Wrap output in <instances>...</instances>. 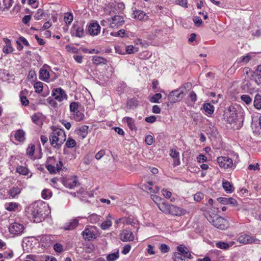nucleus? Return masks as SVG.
Returning <instances> with one entry per match:
<instances>
[{"label": "nucleus", "instance_id": "nucleus-36", "mask_svg": "<svg viewBox=\"0 0 261 261\" xmlns=\"http://www.w3.org/2000/svg\"><path fill=\"white\" fill-rule=\"evenodd\" d=\"M254 107L258 110L261 109V95L259 94H256L255 96L254 101Z\"/></svg>", "mask_w": 261, "mask_h": 261}, {"label": "nucleus", "instance_id": "nucleus-59", "mask_svg": "<svg viewBox=\"0 0 261 261\" xmlns=\"http://www.w3.org/2000/svg\"><path fill=\"white\" fill-rule=\"evenodd\" d=\"M204 198V195L201 192H198L194 196V199L196 201H200Z\"/></svg>", "mask_w": 261, "mask_h": 261}, {"label": "nucleus", "instance_id": "nucleus-5", "mask_svg": "<svg viewBox=\"0 0 261 261\" xmlns=\"http://www.w3.org/2000/svg\"><path fill=\"white\" fill-rule=\"evenodd\" d=\"M62 166L61 161H57L56 159L53 156L48 158L46 167L50 173H56L62 169Z\"/></svg>", "mask_w": 261, "mask_h": 261}, {"label": "nucleus", "instance_id": "nucleus-24", "mask_svg": "<svg viewBox=\"0 0 261 261\" xmlns=\"http://www.w3.org/2000/svg\"><path fill=\"white\" fill-rule=\"evenodd\" d=\"M79 224V220L77 218L71 220L70 222L66 223L64 227V229L66 230H72L76 227Z\"/></svg>", "mask_w": 261, "mask_h": 261}, {"label": "nucleus", "instance_id": "nucleus-35", "mask_svg": "<svg viewBox=\"0 0 261 261\" xmlns=\"http://www.w3.org/2000/svg\"><path fill=\"white\" fill-rule=\"evenodd\" d=\"M92 61L94 64L98 65L106 64L107 60L102 57L94 56L93 57Z\"/></svg>", "mask_w": 261, "mask_h": 261}, {"label": "nucleus", "instance_id": "nucleus-53", "mask_svg": "<svg viewBox=\"0 0 261 261\" xmlns=\"http://www.w3.org/2000/svg\"><path fill=\"white\" fill-rule=\"evenodd\" d=\"M185 257L180 253L176 252L174 254V261H185Z\"/></svg>", "mask_w": 261, "mask_h": 261}, {"label": "nucleus", "instance_id": "nucleus-46", "mask_svg": "<svg viewBox=\"0 0 261 261\" xmlns=\"http://www.w3.org/2000/svg\"><path fill=\"white\" fill-rule=\"evenodd\" d=\"M162 97L161 93H156L150 98L149 101L151 102L159 103V100L162 98Z\"/></svg>", "mask_w": 261, "mask_h": 261}, {"label": "nucleus", "instance_id": "nucleus-52", "mask_svg": "<svg viewBox=\"0 0 261 261\" xmlns=\"http://www.w3.org/2000/svg\"><path fill=\"white\" fill-rule=\"evenodd\" d=\"M244 71L245 72V73L248 75V76L250 77V78L251 79L252 78L254 77L255 72L254 71L251 70L249 68L246 67L244 69Z\"/></svg>", "mask_w": 261, "mask_h": 261}, {"label": "nucleus", "instance_id": "nucleus-21", "mask_svg": "<svg viewBox=\"0 0 261 261\" xmlns=\"http://www.w3.org/2000/svg\"><path fill=\"white\" fill-rule=\"evenodd\" d=\"M122 121L127 124V126L132 130H137L135 120L129 117H125L122 119Z\"/></svg>", "mask_w": 261, "mask_h": 261}, {"label": "nucleus", "instance_id": "nucleus-9", "mask_svg": "<svg viewBox=\"0 0 261 261\" xmlns=\"http://www.w3.org/2000/svg\"><path fill=\"white\" fill-rule=\"evenodd\" d=\"M24 230V227L23 225L17 222L11 223L9 227V232L15 236L21 235Z\"/></svg>", "mask_w": 261, "mask_h": 261}, {"label": "nucleus", "instance_id": "nucleus-26", "mask_svg": "<svg viewBox=\"0 0 261 261\" xmlns=\"http://www.w3.org/2000/svg\"><path fill=\"white\" fill-rule=\"evenodd\" d=\"M85 100L84 101L87 108L90 109H92L94 108V101L91 95L88 94L84 97Z\"/></svg>", "mask_w": 261, "mask_h": 261}, {"label": "nucleus", "instance_id": "nucleus-28", "mask_svg": "<svg viewBox=\"0 0 261 261\" xmlns=\"http://www.w3.org/2000/svg\"><path fill=\"white\" fill-rule=\"evenodd\" d=\"M233 242H230L229 243L224 242H218L216 243V246L217 247L223 250H227L229 248L231 247L234 244Z\"/></svg>", "mask_w": 261, "mask_h": 261}, {"label": "nucleus", "instance_id": "nucleus-3", "mask_svg": "<svg viewBox=\"0 0 261 261\" xmlns=\"http://www.w3.org/2000/svg\"><path fill=\"white\" fill-rule=\"evenodd\" d=\"M52 132L49 136L51 145L56 148H60L66 140V134L63 129L51 127Z\"/></svg>", "mask_w": 261, "mask_h": 261}, {"label": "nucleus", "instance_id": "nucleus-33", "mask_svg": "<svg viewBox=\"0 0 261 261\" xmlns=\"http://www.w3.org/2000/svg\"><path fill=\"white\" fill-rule=\"evenodd\" d=\"M18 206V204L16 202H11L6 203L5 204V208L8 211H14Z\"/></svg>", "mask_w": 261, "mask_h": 261}, {"label": "nucleus", "instance_id": "nucleus-20", "mask_svg": "<svg viewBox=\"0 0 261 261\" xmlns=\"http://www.w3.org/2000/svg\"><path fill=\"white\" fill-rule=\"evenodd\" d=\"M134 18L139 20H147L148 19L147 15L143 11L137 10L133 12Z\"/></svg>", "mask_w": 261, "mask_h": 261}, {"label": "nucleus", "instance_id": "nucleus-40", "mask_svg": "<svg viewBox=\"0 0 261 261\" xmlns=\"http://www.w3.org/2000/svg\"><path fill=\"white\" fill-rule=\"evenodd\" d=\"M119 257V251L115 252L110 253L107 255L106 258L107 261H115Z\"/></svg>", "mask_w": 261, "mask_h": 261}, {"label": "nucleus", "instance_id": "nucleus-56", "mask_svg": "<svg viewBox=\"0 0 261 261\" xmlns=\"http://www.w3.org/2000/svg\"><path fill=\"white\" fill-rule=\"evenodd\" d=\"M125 31L123 29H121L117 32H111V35L113 36H119L123 37L125 34Z\"/></svg>", "mask_w": 261, "mask_h": 261}, {"label": "nucleus", "instance_id": "nucleus-49", "mask_svg": "<svg viewBox=\"0 0 261 261\" xmlns=\"http://www.w3.org/2000/svg\"><path fill=\"white\" fill-rule=\"evenodd\" d=\"M241 99L247 105L250 104L252 102L251 98L247 94L242 95L241 96Z\"/></svg>", "mask_w": 261, "mask_h": 261}, {"label": "nucleus", "instance_id": "nucleus-25", "mask_svg": "<svg viewBox=\"0 0 261 261\" xmlns=\"http://www.w3.org/2000/svg\"><path fill=\"white\" fill-rule=\"evenodd\" d=\"M39 79L46 82H50L49 72L44 68V67L39 71Z\"/></svg>", "mask_w": 261, "mask_h": 261}, {"label": "nucleus", "instance_id": "nucleus-7", "mask_svg": "<svg viewBox=\"0 0 261 261\" xmlns=\"http://www.w3.org/2000/svg\"><path fill=\"white\" fill-rule=\"evenodd\" d=\"M238 111L237 108L231 106L226 109L224 113V118L230 124L236 122L238 119Z\"/></svg>", "mask_w": 261, "mask_h": 261}, {"label": "nucleus", "instance_id": "nucleus-54", "mask_svg": "<svg viewBox=\"0 0 261 261\" xmlns=\"http://www.w3.org/2000/svg\"><path fill=\"white\" fill-rule=\"evenodd\" d=\"M251 57L249 54H247L246 56H242L239 58V62L247 63L251 60Z\"/></svg>", "mask_w": 261, "mask_h": 261}, {"label": "nucleus", "instance_id": "nucleus-48", "mask_svg": "<svg viewBox=\"0 0 261 261\" xmlns=\"http://www.w3.org/2000/svg\"><path fill=\"white\" fill-rule=\"evenodd\" d=\"M51 195L52 193L48 189H44L42 192V197L44 199L50 198Z\"/></svg>", "mask_w": 261, "mask_h": 261}, {"label": "nucleus", "instance_id": "nucleus-61", "mask_svg": "<svg viewBox=\"0 0 261 261\" xmlns=\"http://www.w3.org/2000/svg\"><path fill=\"white\" fill-rule=\"evenodd\" d=\"M4 253V258L6 259H10L13 257L14 254L13 252L11 250L7 252L5 251L3 252Z\"/></svg>", "mask_w": 261, "mask_h": 261}, {"label": "nucleus", "instance_id": "nucleus-60", "mask_svg": "<svg viewBox=\"0 0 261 261\" xmlns=\"http://www.w3.org/2000/svg\"><path fill=\"white\" fill-rule=\"evenodd\" d=\"M160 249L162 253H165L168 252L169 251L170 248L168 245L165 244H162L160 245Z\"/></svg>", "mask_w": 261, "mask_h": 261}, {"label": "nucleus", "instance_id": "nucleus-64", "mask_svg": "<svg viewBox=\"0 0 261 261\" xmlns=\"http://www.w3.org/2000/svg\"><path fill=\"white\" fill-rule=\"evenodd\" d=\"M54 249L57 252H61L63 250V246L59 243L55 244L54 246Z\"/></svg>", "mask_w": 261, "mask_h": 261}, {"label": "nucleus", "instance_id": "nucleus-14", "mask_svg": "<svg viewBox=\"0 0 261 261\" xmlns=\"http://www.w3.org/2000/svg\"><path fill=\"white\" fill-rule=\"evenodd\" d=\"M120 238L123 242L133 241L134 240V235L130 230L126 228L120 232Z\"/></svg>", "mask_w": 261, "mask_h": 261}, {"label": "nucleus", "instance_id": "nucleus-30", "mask_svg": "<svg viewBox=\"0 0 261 261\" xmlns=\"http://www.w3.org/2000/svg\"><path fill=\"white\" fill-rule=\"evenodd\" d=\"M222 186L224 190L227 193H231L234 191V188L232 185L226 180H223Z\"/></svg>", "mask_w": 261, "mask_h": 261}, {"label": "nucleus", "instance_id": "nucleus-16", "mask_svg": "<svg viewBox=\"0 0 261 261\" xmlns=\"http://www.w3.org/2000/svg\"><path fill=\"white\" fill-rule=\"evenodd\" d=\"M96 227L95 226H90L85 228L82 232L83 237L89 241L95 239L96 238Z\"/></svg>", "mask_w": 261, "mask_h": 261}, {"label": "nucleus", "instance_id": "nucleus-1", "mask_svg": "<svg viewBox=\"0 0 261 261\" xmlns=\"http://www.w3.org/2000/svg\"><path fill=\"white\" fill-rule=\"evenodd\" d=\"M44 207V204L41 201L33 203L27 207L26 210L28 217L36 223L42 221L44 219L43 208Z\"/></svg>", "mask_w": 261, "mask_h": 261}, {"label": "nucleus", "instance_id": "nucleus-6", "mask_svg": "<svg viewBox=\"0 0 261 261\" xmlns=\"http://www.w3.org/2000/svg\"><path fill=\"white\" fill-rule=\"evenodd\" d=\"M79 103L77 102H71L69 105L72 118L76 121H82L85 117L83 113L79 110Z\"/></svg>", "mask_w": 261, "mask_h": 261}, {"label": "nucleus", "instance_id": "nucleus-15", "mask_svg": "<svg viewBox=\"0 0 261 261\" xmlns=\"http://www.w3.org/2000/svg\"><path fill=\"white\" fill-rule=\"evenodd\" d=\"M71 34L72 36L79 38L83 37L85 35L83 27L78 24L74 23L71 30Z\"/></svg>", "mask_w": 261, "mask_h": 261}, {"label": "nucleus", "instance_id": "nucleus-50", "mask_svg": "<svg viewBox=\"0 0 261 261\" xmlns=\"http://www.w3.org/2000/svg\"><path fill=\"white\" fill-rule=\"evenodd\" d=\"M139 48L133 45H128L126 47V51L128 54H134L138 52Z\"/></svg>", "mask_w": 261, "mask_h": 261}, {"label": "nucleus", "instance_id": "nucleus-31", "mask_svg": "<svg viewBox=\"0 0 261 261\" xmlns=\"http://www.w3.org/2000/svg\"><path fill=\"white\" fill-rule=\"evenodd\" d=\"M40 238V241L42 243V246L44 247H46L49 246L51 239L49 236L48 235H43L41 237H39Z\"/></svg>", "mask_w": 261, "mask_h": 261}, {"label": "nucleus", "instance_id": "nucleus-39", "mask_svg": "<svg viewBox=\"0 0 261 261\" xmlns=\"http://www.w3.org/2000/svg\"><path fill=\"white\" fill-rule=\"evenodd\" d=\"M100 216L96 214H92L88 217V220L91 223L95 224L100 221Z\"/></svg>", "mask_w": 261, "mask_h": 261}, {"label": "nucleus", "instance_id": "nucleus-63", "mask_svg": "<svg viewBox=\"0 0 261 261\" xmlns=\"http://www.w3.org/2000/svg\"><path fill=\"white\" fill-rule=\"evenodd\" d=\"M253 80L259 86H261V75L259 73H257L256 75H254L253 77Z\"/></svg>", "mask_w": 261, "mask_h": 261}, {"label": "nucleus", "instance_id": "nucleus-17", "mask_svg": "<svg viewBox=\"0 0 261 261\" xmlns=\"http://www.w3.org/2000/svg\"><path fill=\"white\" fill-rule=\"evenodd\" d=\"M52 96L55 99L60 102L62 101L64 99H66L67 97V96L64 90L61 88L54 89L52 92Z\"/></svg>", "mask_w": 261, "mask_h": 261}, {"label": "nucleus", "instance_id": "nucleus-2", "mask_svg": "<svg viewBox=\"0 0 261 261\" xmlns=\"http://www.w3.org/2000/svg\"><path fill=\"white\" fill-rule=\"evenodd\" d=\"M153 200L156 203L160 210L164 213L179 216L185 214L187 212L186 210L173 204H170L164 200L160 199L159 202H156L154 199Z\"/></svg>", "mask_w": 261, "mask_h": 261}, {"label": "nucleus", "instance_id": "nucleus-29", "mask_svg": "<svg viewBox=\"0 0 261 261\" xmlns=\"http://www.w3.org/2000/svg\"><path fill=\"white\" fill-rule=\"evenodd\" d=\"M4 41L6 45L3 48V52L5 54L12 53L13 49L10 40L8 38H5Z\"/></svg>", "mask_w": 261, "mask_h": 261}, {"label": "nucleus", "instance_id": "nucleus-34", "mask_svg": "<svg viewBox=\"0 0 261 261\" xmlns=\"http://www.w3.org/2000/svg\"><path fill=\"white\" fill-rule=\"evenodd\" d=\"M138 105V101L135 98H132L128 99L127 101V106L130 109H134Z\"/></svg>", "mask_w": 261, "mask_h": 261}, {"label": "nucleus", "instance_id": "nucleus-27", "mask_svg": "<svg viewBox=\"0 0 261 261\" xmlns=\"http://www.w3.org/2000/svg\"><path fill=\"white\" fill-rule=\"evenodd\" d=\"M63 184L66 187L73 189L76 185L77 180L75 178H68L64 181Z\"/></svg>", "mask_w": 261, "mask_h": 261}, {"label": "nucleus", "instance_id": "nucleus-18", "mask_svg": "<svg viewBox=\"0 0 261 261\" xmlns=\"http://www.w3.org/2000/svg\"><path fill=\"white\" fill-rule=\"evenodd\" d=\"M142 188L150 193H157L160 190V188L157 186H155L154 188L153 187V182L152 181H148L147 184H144L142 186Z\"/></svg>", "mask_w": 261, "mask_h": 261}, {"label": "nucleus", "instance_id": "nucleus-58", "mask_svg": "<svg viewBox=\"0 0 261 261\" xmlns=\"http://www.w3.org/2000/svg\"><path fill=\"white\" fill-rule=\"evenodd\" d=\"M145 142L148 145H151L153 142V138L151 135H148L145 137Z\"/></svg>", "mask_w": 261, "mask_h": 261}, {"label": "nucleus", "instance_id": "nucleus-19", "mask_svg": "<svg viewBox=\"0 0 261 261\" xmlns=\"http://www.w3.org/2000/svg\"><path fill=\"white\" fill-rule=\"evenodd\" d=\"M89 127L87 125H82L76 129V134L82 139L85 138L88 134Z\"/></svg>", "mask_w": 261, "mask_h": 261}, {"label": "nucleus", "instance_id": "nucleus-22", "mask_svg": "<svg viewBox=\"0 0 261 261\" xmlns=\"http://www.w3.org/2000/svg\"><path fill=\"white\" fill-rule=\"evenodd\" d=\"M113 217L111 214H109L106 217V220L103 221L100 225V227L102 230H107L112 225Z\"/></svg>", "mask_w": 261, "mask_h": 261}, {"label": "nucleus", "instance_id": "nucleus-11", "mask_svg": "<svg viewBox=\"0 0 261 261\" xmlns=\"http://www.w3.org/2000/svg\"><path fill=\"white\" fill-rule=\"evenodd\" d=\"M237 241L242 244H250L252 243H259L260 240L254 238L253 237L246 234H241L238 238Z\"/></svg>", "mask_w": 261, "mask_h": 261}, {"label": "nucleus", "instance_id": "nucleus-12", "mask_svg": "<svg viewBox=\"0 0 261 261\" xmlns=\"http://www.w3.org/2000/svg\"><path fill=\"white\" fill-rule=\"evenodd\" d=\"M217 161L219 166L224 169L231 168L233 165L232 159L228 156H219Z\"/></svg>", "mask_w": 261, "mask_h": 261}, {"label": "nucleus", "instance_id": "nucleus-62", "mask_svg": "<svg viewBox=\"0 0 261 261\" xmlns=\"http://www.w3.org/2000/svg\"><path fill=\"white\" fill-rule=\"evenodd\" d=\"M193 20L195 24L197 27H199L202 22V19L198 16L194 17Z\"/></svg>", "mask_w": 261, "mask_h": 261}, {"label": "nucleus", "instance_id": "nucleus-37", "mask_svg": "<svg viewBox=\"0 0 261 261\" xmlns=\"http://www.w3.org/2000/svg\"><path fill=\"white\" fill-rule=\"evenodd\" d=\"M21 189L18 187H13L10 189L9 194L12 198H15L16 196L19 195L21 193Z\"/></svg>", "mask_w": 261, "mask_h": 261}, {"label": "nucleus", "instance_id": "nucleus-41", "mask_svg": "<svg viewBox=\"0 0 261 261\" xmlns=\"http://www.w3.org/2000/svg\"><path fill=\"white\" fill-rule=\"evenodd\" d=\"M45 15L46 14L44 13V10L39 9L35 14L34 17L36 20H40L44 18Z\"/></svg>", "mask_w": 261, "mask_h": 261}, {"label": "nucleus", "instance_id": "nucleus-13", "mask_svg": "<svg viewBox=\"0 0 261 261\" xmlns=\"http://www.w3.org/2000/svg\"><path fill=\"white\" fill-rule=\"evenodd\" d=\"M88 32L91 36H97L100 32L101 27L97 21H93L88 25Z\"/></svg>", "mask_w": 261, "mask_h": 261}, {"label": "nucleus", "instance_id": "nucleus-42", "mask_svg": "<svg viewBox=\"0 0 261 261\" xmlns=\"http://www.w3.org/2000/svg\"><path fill=\"white\" fill-rule=\"evenodd\" d=\"M177 250L178 253H181L184 257H188L190 255V253L188 252L187 248L183 246H180L177 247Z\"/></svg>", "mask_w": 261, "mask_h": 261}, {"label": "nucleus", "instance_id": "nucleus-55", "mask_svg": "<svg viewBox=\"0 0 261 261\" xmlns=\"http://www.w3.org/2000/svg\"><path fill=\"white\" fill-rule=\"evenodd\" d=\"M13 3V0H3L4 9H9L12 6Z\"/></svg>", "mask_w": 261, "mask_h": 261}, {"label": "nucleus", "instance_id": "nucleus-32", "mask_svg": "<svg viewBox=\"0 0 261 261\" xmlns=\"http://www.w3.org/2000/svg\"><path fill=\"white\" fill-rule=\"evenodd\" d=\"M16 172L23 175H28L30 173L29 169L23 166H18L16 169Z\"/></svg>", "mask_w": 261, "mask_h": 261}, {"label": "nucleus", "instance_id": "nucleus-57", "mask_svg": "<svg viewBox=\"0 0 261 261\" xmlns=\"http://www.w3.org/2000/svg\"><path fill=\"white\" fill-rule=\"evenodd\" d=\"M41 261H57V259L53 256L44 255L41 256Z\"/></svg>", "mask_w": 261, "mask_h": 261}, {"label": "nucleus", "instance_id": "nucleus-45", "mask_svg": "<svg viewBox=\"0 0 261 261\" xmlns=\"http://www.w3.org/2000/svg\"><path fill=\"white\" fill-rule=\"evenodd\" d=\"M34 88L36 92L38 93H40L43 90V83L41 82H37L36 83H35L34 85Z\"/></svg>", "mask_w": 261, "mask_h": 261}, {"label": "nucleus", "instance_id": "nucleus-4", "mask_svg": "<svg viewBox=\"0 0 261 261\" xmlns=\"http://www.w3.org/2000/svg\"><path fill=\"white\" fill-rule=\"evenodd\" d=\"M207 220L215 227L221 230L225 229L228 225L226 220L217 215H214L213 217L210 216Z\"/></svg>", "mask_w": 261, "mask_h": 261}, {"label": "nucleus", "instance_id": "nucleus-47", "mask_svg": "<svg viewBox=\"0 0 261 261\" xmlns=\"http://www.w3.org/2000/svg\"><path fill=\"white\" fill-rule=\"evenodd\" d=\"M243 89L249 93H252L254 91V88L252 87V84L249 81L243 85Z\"/></svg>", "mask_w": 261, "mask_h": 261}, {"label": "nucleus", "instance_id": "nucleus-38", "mask_svg": "<svg viewBox=\"0 0 261 261\" xmlns=\"http://www.w3.org/2000/svg\"><path fill=\"white\" fill-rule=\"evenodd\" d=\"M203 107L204 110L207 114H212L214 112V107L210 103H204Z\"/></svg>", "mask_w": 261, "mask_h": 261}, {"label": "nucleus", "instance_id": "nucleus-51", "mask_svg": "<svg viewBox=\"0 0 261 261\" xmlns=\"http://www.w3.org/2000/svg\"><path fill=\"white\" fill-rule=\"evenodd\" d=\"M41 117L40 114L35 113L32 116V120L35 124H38L40 122Z\"/></svg>", "mask_w": 261, "mask_h": 261}, {"label": "nucleus", "instance_id": "nucleus-10", "mask_svg": "<svg viewBox=\"0 0 261 261\" xmlns=\"http://www.w3.org/2000/svg\"><path fill=\"white\" fill-rule=\"evenodd\" d=\"M108 21L110 23V27L113 29H117L124 23L123 17L120 15H115L112 18H108Z\"/></svg>", "mask_w": 261, "mask_h": 261}, {"label": "nucleus", "instance_id": "nucleus-44", "mask_svg": "<svg viewBox=\"0 0 261 261\" xmlns=\"http://www.w3.org/2000/svg\"><path fill=\"white\" fill-rule=\"evenodd\" d=\"M76 145V141L71 137H69L66 142L65 146L69 148H72Z\"/></svg>", "mask_w": 261, "mask_h": 261}, {"label": "nucleus", "instance_id": "nucleus-23", "mask_svg": "<svg viewBox=\"0 0 261 261\" xmlns=\"http://www.w3.org/2000/svg\"><path fill=\"white\" fill-rule=\"evenodd\" d=\"M25 133L22 129L17 130L14 134V137L16 141L21 143L25 140Z\"/></svg>", "mask_w": 261, "mask_h": 261}, {"label": "nucleus", "instance_id": "nucleus-43", "mask_svg": "<svg viewBox=\"0 0 261 261\" xmlns=\"http://www.w3.org/2000/svg\"><path fill=\"white\" fill-rule=\"evenodd\" d=\"M64 21L66 24H70L73 19V16L71 12H67L64 15Z\"/></svg>", "mask_w": 261, "mask_h": 261}, {"label": "nucleus", "instance_id": "nucleus-8", "mask_svg": "<svg viewBox=\"0 0 261 261\" xmlns=\"http://www.w3.org/2000/svg\"><path fill=\"white\" fill-rule=\"evenodd\" d=\"M184 87H180L179 89L171 91L168 96L170 102L174 103L181 99L185 94L184 90Z\"/></svg>", "mask_w": 261, "mask_h": 261}]
</instances>
